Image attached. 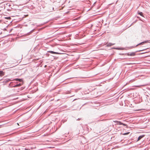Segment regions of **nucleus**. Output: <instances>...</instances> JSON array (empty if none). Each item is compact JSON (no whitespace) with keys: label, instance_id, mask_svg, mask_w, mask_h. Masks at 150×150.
Segmentation results:
<instances>
[{"label":"nucleus","instance_id":"obj_11","mask_svg":"<svg viewBox=\"0 0 150 150\" xmlns=\"http://www.w3.org/2000/svg\"><path fill=\"white\" fill-rule=\"evenodd\" d=\"M4 74V72L2 71H0V76H2Z\"/></svg>","mask_w":150,"mask_h":150},{"label":"nucleus","instance_id":"obj_5","mask_svg":"<svg viewBox=\"0 0 150 150\" xmlns=\"http://www.w3.org/2000/svg\"><path fill=\"white\" fill-rule=\"evenodd\" d=\"M116 50H126V48L125 47H116Z\"/></svg>","mask_w":150,"mask_h":150},{"label":"nucleus","instance_id":"obj_10","mask_svg":"<svg viewBox=\"0 0 150 150\" xmlns=\"http://www.w3.org/2000/svg\"><path fill=\"white\" fill-rule=\"evenodd\" d=\"M136 47H137V46H136H136H130V47H125L126 49V50H128L129 49H132L133 48H134Z\"/></svg>","mask_w":150,"mask_h":150},{"label":"nucleus","instance_id":"obj_8","mask_svg":"<svg viewBox=\"0 0 150 150\" xmlns=\"http://www.w3.org/2000/svg\"><path fill=\"white\" fill-rule=\"evenodd\" d=\"M145 136V135H142L139 136L138 138L137 141L140 140L142 138L144 137Z\"/></svg>","mask_w":150,"mask_h":150},{"label":"nucleus","instance_id":"obj_2","mask_svg":"<svg viewBox=\"0 0 150 150\" xmlns=\"http://www.w3.org/2000/svg\"><path fill=\"white\" fill-rule=\"evenodd\" d=\"M147 49H148V48H146L145 49H142V50H137V51H135V52H131L130 53H129V52L126 53L127 55V56H135L136 55V53L143 51L144 50H145Z\"/></svg>","mask_w":150,"mask_h":150},{"label":"nucleus","instance_id":"obj_25","mask_svg":"<svg viewBox=\"0 0 150 150\" xmlns=\"http://www.w3.org/2000/svg\"><path fill=\"white\" fill-rule=\"evenodd\" d=\"M3 126V125H0V128L2 127V126Z\"/></svg>","mask_w":150,"mask_h":150},{"label":"nucleus","instance_id":"obj_17","mask_svg":"<svg viewBox=\"0 0 150 150\" xmlns=\"http://www.w3.org/2000/svg\"><path fill=\"white\" fill-rule=\"evenodd\" d=\"M122 125H123L124 126H126V127H127V124L124 123H122Z\"/></svg>","mask_w":150,"mask_h":150},{"label":"nucleus","instance_id":"obj_18","mask_svg":"<svg viewBox=\"0 0 150 150\" xmlns=\"http://www.w3.org/2000/svg\"><path fill=\"white\" fill-rule=\"evenodd\" d=\"M137 20H135V21H134L132 23V24L131 25L129 26H130L131 25H132L133 23H136V22H137Z\"/></svg>","mask_w":150,"mask_h":150},{"label":"nucleus","instance_id":"obj_33","mask_svg":"<svg viewBox=\"0 0 150 150\" xmlns=\"http://www.w3.org/2000/svg\"><path fill=\"white\" fill-rule=\"evenodd\" d=\"M1 20H0V22H1Z\"/></svg>","mask_w":150,"mask_h":150},{"label":"nucleus","instance_id":"obj_34","mask_svg":"<svg viewBox=\"0 0 150 150\" xmlns=\"http://www.w3.org/2000/svg\"><path fill=\"white\" fill-rule=\"evenodd\" d=\"M75 109H73L72 110H75Z\"/></svg>","mask_w":150,"mask_h":150},{"label":"nucleus","instance_id":"obj_22","mask_svg":"<svg viewBox=\"0 0 150 150\" xmlns=\"http://www.w3.org/2000/svg\"><path fill=\"white\" fill-rule=\"evenodd\" d=\"M96 1L94 3V4H93V5H92V6H95V5L96 4Z\"/></svg>","mask_w":150,"mask_h":150},{"label":"nucleus","instance_id":"obj_26","mask_svg":"<svg viewBox=\"0 0 150 150\" xmlns=\"http://www.w3.org/2000/svg\"><path fill=\"white\" fill-rule=\"evenodd\" d=\"M81 119V118H78L77 120H80Z\"/></svg>","mask_w":150,"mask_h":150},{"label":"nucleus","instance_id":"obj_21","mask_svg":"<svg viewBox=\"0 0 150 150\" xmlns=\"http://www.w3.org/2000/svg\"><path fill=\"white\" fill-rule=\"evenodd\" d=\"M146 52H143V53H139V54H137L138 55H140V54H144Z\"/></svg>","mask_w":150,"mask_h":150},{"label":"nucleus","instance_id":"obj_29","mask_svg":"<svg viewBox=\"0 0 150 150\" xmlns=\"http://www.w3.org/2000/svg\"><path fill=\"white\" fill-rule=\"evenodd\" d=\"M6 36H3V37H2V38H4V37H5Z\"/></svg>","mask_w":150,"mask_h":150},{"label":"nucleus","instance_id":"obj_15","mask_svg":"<svg viewBox=\"0 0 150 150\" xmlns=\"http://www.w3.org/2000/svg\"><path fill=\"white\" fill-rule=\"evenodd\" d=\"M137 18L139 19V20L140 21H143V20L142 19H141V18L139 16H137Z\"/></svg>","mask_w":150,"mask_h":150},{"label":"nucleus","instance_id":"obj_16","mask_svg":"<svg viewBox=\"0 0 150 150\" xmlns=\"http://www.w3.org/2000/svg\"><path fill=\"white\" fill-rule=\"evenodd\" d=\"M62 122L63 123H64L65 122H66L67 121V120H66V119L63 120H62Z\"/></svg>","mask_w":150,"mask_h":150},{"label":"nucleus","instance_id":"obj_35","mask_svg":"<svg viewBox=\"0 0 150 150\" xmlns=\"http://www.w3.org/2000/svg\"><path fill=\"white\" fill-rule=\"evenodd\" d=\"M4 30H6V28H5V29H4Z\"/></svg>","mask_w":150,"mask_h":150},{"label":"nucleus","instance_id":"obj_28","mask_svg":"<svg viewBox=\"0 0 150 150\" xmlns=\"http://www.w3.org/2000/svg\"><path fill=\"white\" fill-rule=\"evenodd\" d=\"M77 99H74V100H73V101H75V100H77Z\"/></svg>","mask_w":150,"mask_h":150},{"label":"nucleus","instance_id":"obj_7","mask_svg":"<svg viewBox=\"0 0 150 150\" xmlns=\"http://www.w3.org/2000/svg\"><path fill=\"white\" fill-rule=\"evenodd\" d=\"M137 13L138 14L140 15V16L145 18L144 16V14L142 12L139 11H138Z\"/></svg>","mask_w":150,"mask_h":150},{"label":"nucleus","instance_id":"obj_13","mask_svg":"<svg viewBox=\"0 0 150 150\" xmlns=\"http://www.w3.org/2000/svg\"><path fill=\"white\" fill-rule=\"evenodd\" d=\"M129 133H130V132H125V133H124L122 134L123 135H126L128 134Z\"/></svg>","mask_w":150,"mask_h":150},{"label":"nucleus","instance_id":"obj_20","mask_svg":"<svg viewBox=\"0 0 150 150\" xmlns=\"http://www.w3.org/2000/svg\"><path fill=\"white\" fill-rule=\"evenodd\" d=\"M116 47H112L110 50L115 49L116 50Z\"/></svg>","mask_w":150,"mask_h":150},{"label":"nucleus","instance_id":"obj_31","mask_svg":"<svg viewBox=\"0 0 150 150\" xmlns=\"http://www.w3.org/2000/svg\"><path fill=\"white\" fill-rule=\"evenodd\" d=\"M81 108H80L79 109V110L81 109Z\"/></svg>","mask_w":150,"mask_h":150},{"label":"nucleus","instance_id":"obj_6","mask_svg":"<svg viewBox=\"0 0 150 150\" xmlns=\"http://www.w3.org/2000/svg\"><path fill=\"white\" fill-rule=\"evenodd\" d=\"M47 52L50 53L51 54H60V53H59L58 52H54L53 51H49Z\"/></svg>","mask_w":150,"mask_h":150},{"label":"nucleus","instance_id":"obj_12","mask_svg":"<svg viewBox=\"0 0 150 150\" xmlns=\"http://www.w3.org/2000/svg\"><path fill=\"white\" fill-rule=\"evenodd\" d=\"M122 122L121 121H118V123H117V125H122Z\"/></svg>","mask_w":150,"mask_h":150},{"label":"nucleus","instance_id":"obj_3","mask_svg":"<svg viewBox=\"0 0 150 150\" xmlns=\"http://www.w3.org/2000/svg\"><path fill=\"white\" fill-rule=\"evenodd\" d=\"M149 42V40H145V41H144L142 42L139 43L137 45H136V46H138L139 45H144V44H145V43H147L148 42Z\"/></svg>","mask_w":150,"mask_h":150},{"label":"nucleus","instance_id":"obj_14","mask_svg":"<svg viewBox=\"0 0 150 150\" xmlns=\"http://www.w3.org/2000/svg\"><path fill=\"white\" fill-rule=\"evenodd\" d=\"M119 54L120 55H127V54H126V53H120Z\"/></svg>","mask_w":150,"mask_h":150},{"label":"nucleus","instance_id":"obj_32","mask_svg":"<svg viewBox=\"0 0 150 150\" xmlns=\"http://www.w3.org/2000/svg\"><path fill=\"white\" fill-rule=\"evenodd\" d=\"M90 9H88V11H89V10H90Z\"/></svg>","mask_w":150,"mask_h":150},{"label":"nucleus","instance_id":"obj_19","mask_svg":"<svg viewBox=\"0 0 150 150\" xmlns=\"http://www.w3.org/2000/svg\"><path fill=\"white\" fill-rule=\"evenodd\" d=\"M113 122H114L116 123V125H117V123H118V121H117V120H113Z\"/></svg>","mask_w":150,"mask_h":150},{"label":"nucleus","instance_id":"obj_27","mask_svg":"<svg viewBox=\"0 0 150 150\" xmlns=\"http://www.w3.org/2000/svg\"><path fill=\"white\" fill-rule=\"evenodd\" d=\"M81 89V88H79L78 89H78V90H80V89Z\"/></svg>","mask_w":150,"mask_h":150},{"label":"nucleus","instance_id":"obj_24","mask_svg":"<svg viewBox=\"0 0 150 150\" xmlns=\"http://www.w3.org/2000/svg\"><path fill=\"white\" fill-rule=\"evenodd\" d=\"M31 31H30V32H28V33L27 34V35H28L31 32Z\"/></svg>","mask_w":150,"mask_h":150},{"label":"nucleus","instance_id":"obj_30","mask_svg":"<svg viewBox=\"0 0 150 150\" xmlns=\"http://www.w3.org/2000/svg\"><path fill=\"white\" fill-rule=\"evenodd\" d=\"M13 30V29H11L10 30V32L11 31H12Z\"/></svg>","mask_w":150,"mask_h":150},{"label":"nucleus","instance_id":"obj_9","mask_svg":"<svg viewBox=\"0 0 150 150\" xmlns=\"http://www.w3.org/2000/svg\"><path fill=\"white\" fill-rule=\"evenodd\" d=\"M115 44V43H112L110 42L108 43L107 45L106 46V47H109L113 45H114Z\"/></svg>","mask_w":150,"mask_h":150},{"label":"nucleus","instance_id":"obj_4","mask_svg":"<svg viewBox=\"0 0 150 150\" xmlns=\"http://www.w3.org/2000/svg\"><path fill=\"white\" fill-rule=\"evenodd\" d=\"M11 80L10 79H5L4 80V81L2 82L3 83V84L4 85L5 84V83H6L8 82V81H11Z\"/></svg>","mask_w":150,"mask_h":150},{"label":"nucleus","instance_id":"obj_1","mask_svg":"<svg viewBox=\"0 0 150 150\" xmlns=\"http://www.w3.org/2000/svg\"><path fill=\"white\" fill-rule=\"evenodd\" d=\"M22 79H16L14 80V81L11 82L9 84L8 87H17L20 86L22 85V83L20 82L22 81Z\"/></svg>","mask_w":150,"mask_h":150},{"label":"nucleus","instance_id":"obj_23","mask_svg":"<svg viewBox=\"0 0 150 150\" xmlns=\"http://www.w3.org/2000/svg\"><path fill=\"white\" fill-rule=\"evenodd\" d=\"M46 56H49L50 55V54L49 53H46Z\"/></svg>","mask_w":150,"mask_h":150}]
</instances>
